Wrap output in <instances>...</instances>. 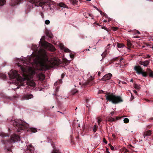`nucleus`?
Instances as JSON below:
<instances>
[{
  "label": "nucleus",
  "mask_w": 153,
  "mask_h": 153,
  "mask_svg": "<svg viewBox=\"0 0 153 153\" xmlns=\"http://www.w3.org/2000/svg\"><path fill=\"white\" fill-rule=\"evenodd\" d=\"M32 59L35 63H40L44 70H46L54 66H58L60 63L58 59L55 60L53 62L49 61L45 51L42 48L38 51V54L35 55L34 57L30 58L29 61L31 62Z\"/></svg>",
  "instance_id": "nucleus-1"
},
{
  "label": "nucleus",
  "mask_w": 153,
  "mask_h": 153,
  "mask_svg": "<svg viewBox=\"0 0 153 153\" xmlns=\"http://www.w3.org/2000/svg\"><path fill=\"white\" fill-rule=\"evenodd\" d=\"M105 97L107 101L111 102L114 104H117L123 102L122 97L120 96H116L113 93L106 92L104 93Z\"/></svg>",
  "instance_id": "nucleus-2"
},
{
  "label": "nucleus",
  "mask_w": 153,
  "mask_h": 153,
  "mask_svg": "<svg viewBox=\"0 0 153 153\" xmlns=\"http://www.w3.org/2000/svg\"><path fill=\"white\" fill-rule=\"evenodd\" d=\"M0 136H1L3 138L2 141L3 143L4 144L6 143V142L9 143H14L20 140V137L19 136L16 134H13L12 135L9 140L7 139L9 137L8 134L1 133L0 134Z\"/></svg>",
  "instance_id": "nucleus-3"
},
{
  "label": "nucleus",
  "mask_w": 153,
  "mask_h": 153,
  "mask_svg": "<svg viewBox=\"0 0 153 153\" xmlns=\"http://www.w3.org/2000/svg\"><path fill=\"white\" fill-rule=\"evenodd\" d=\"M14 126L16 129L17 131L20 132L22 130L27 128L28 125L25 122L20 119H16L13 122Z\"/></svg>",
  "instance_id": "nucleus-4"
},
{
  "label": "nucleus",
  "mask_w": 153,
  "mask_h": 153,
  "mask_svg": "<svg viewBox=\"0 0 153 153\" xmlns=\"http://www.w3.org/2000/svg\"><path fill=\"white\" fill-rule=\"evenodd\" d=\"M10 78L11 79H16L19 82H21L23 80V79L21 76L16 70L11 71L8 73Z\"/></svg>",
  "instance_id": "nucleus-5"
},
{
  "label": "nucleus",
  "mask_w": 153,
  "mask_h": 153,
  "mask_svg": "<svg viewBox=\"0 0 153 153\" xmlns=\"http://www.w3.org/2000/svg\"><path fill=\"white\" fill-rule=\"evenodd\" d=\"M134 70L136 71L139 74H142L143 76L144 77H146L147 75V72H143V69L141 68L140 66H135L134 68Z\"/></svg>",
  "instance_id": "nucleus-6"
},
{
  "label": "nucleus",
  "mask_w": 153,
  "mask_h": 153,
  "mask_svg": "<svg viewBox=\"0 0 153 153\" xmlns=\"http://www.w3.org/2000/svg\"><path fill=\"white\" fill-rule=\"evenodd\" d=\"M34 150V147L31 144L27 146V148L24 153H33Z\"/></svg>",
  "instance_id": "nucleus-7"
},
{
  "label": "nucleus",
  "mask_w": 153,
  "mask_h": 153,
  "mask_svg": "<svg viewBox=\"0 0 153 153\" xmlns=\"http://www.w3.org/2000/svg\"><path fill=\"white\" fill-rule=\"evenodd\" d=\"M30 2L32 3H36L41 7H42L45 4V3L42 0H30Z\"/></svg>",
  "instance_id": "nucleus-8"
},
{
  "label": "nucleus",
  "mask_w": 153,
  "mask_h": 153,
  "mask_svg": "<svg viewBox=\"0 0 153 153\" xmlns=\"http://www.w3.org/2000/svg\"><path fill=\"white\" fill-rule=\"evenodd\" d=\"M112 76V75L111 74L108 73L104 75L102 78L101 80L106 81L107 80L110 79Z\"/></svg>",
  "instance_id": "nucleus-9"
},
{
  "label": "nucleus",
  "mask_w": 153,
  "mask_h": 153,
  "mask_svg": "<svg viewBox=\"0 0 153 153\" xmlns=\"http://www.w3.org/2000/svg\"><path fill=\"white\" fill-rule=\"evenodd\" d=\"M153 131L149 130L145 131L143 133V136L145 138V137L151 136Z\"/></svg>",
  "instance_id": "nucleus-10"
},
{
  "label": "nucleus",
  "mask_w": 153,
  "mask_h": 153,
  "mask_svg": "<svg viewBox=\"0 0 153 153\" xmlns=\"http://www.w3.org/2000/svg\"><path fill=\"white\" fill-rule=\"evenodd\" d=\"M21 67V69L22 72L23 73V75L24 76L25 75V73L27 72V67L25 65L23 66H20Z\"/></svg>",
  "instance_id": "nucleus-11"
},
{
  "label": "nucleus",
  "mask_w": 153,
  "mask_h": 153,
  "mask_svg": "<svg viewBox=\"0 0 153 153\" xmlns=\"http://www.w3.org/2000/svg\"><path fill=\"white\" fill-rule=\"evenodd\" d=\"M149 61L146 60L144 61H140L139 64L141 65H143L144 66H147L149 64Z\"/></svg>",
  "instance_id": "nucleus-12"
},
{
  "label": "nucleus",
  "mask_w": 153,
  "mask_h": 153,
  "mask_svg": "<svg viewBox=\"0 0 153 153\" xmlns=\"http://www.w3.org/2000/svg\"><path fill=\"white\" fill-rule=\"evenodd\" d=\"M147 74H149V76L151 77H153V71L149 68H147L146 69Z\"/></svg>",
  "instance_id": "nucleus-13"
},
{
  "label": "nucleus",
  "mask_w": 153,
  "mask_h": 153,
  "mask_svg": "<svg viewBox=\"0 0 153 153\" xmlns=\"http://www.w3.org/2000/svg\"><path fill=\"white\" fill-rule=\"evenodd\" d=\"M46 36L50 39H51L53 37V36L51 31L48 30H47L46 31Z\"/></svg>",
  "instance_id": "nucleus-14"
},
{
  "label": "nucleus",
  "mask_w": 153,
  "mask_h": 153,
  "mask_svg": "<svg viewBox=\"0 0 153 153\" xmlns=\"http://www.w3.org/2000/svg\"><path fill=\"white\" fill-rule=\"evenodd\" d=\"M27 84L31 87H34L36 85L35 83L33 80L29 81L27 82Z\"/></svg>",
  "instance_id": "nucleus-15"
},
{
  "label": "nucleus",
  "mask_w": 153,
  "mask_h": 153,
  "mask_svg": "<svg viewBox=\"0 0 153 153\" xmlns=\"http://www.w3.org/2000/svg\"><path fill=\"white\" fill-rule=\"evenodd\" d=\"M49 47V49L52 51H54L56 50L55 47L49 43L48 45Z\"/></svg>",
  "instance_id": "nucleus-16"
},
{
  "label": "nucleus",
  "mask_w": 153,
  "mask_h": 153,
  "mask_svg": "<svg viewBox=\"0 0 153 153\" xmlns=\"http://www.w3.org/2000/svg\"><path fill=\"white\" fill-rule=\"evenodd\" d=\"M92 79H88L87 81L86 82V84L87 85H89L90 86L92 85L93 84V82L92 81L94 79L91 77Z\"/></svg>",
  "instance_id": "nucleus-17"
},
{
  "label": "nucleus",
  "mask_w": 153,
  "mask_h": 153,
  "mask_svg": "<svg viewBox=\"0 0 153 153\" xmlns=\"http://www.w3.org/2000/svg\"><path fill=\"white\" fill-rule=\"evenodd\" d=\"M25 99L28 100L33 97V96L31 94H27L24 96Z\"/></svg>",
  "instance_id": "nucleus-18"
},
{
  "label": "nucleus",
  "mask_w": 153,
  "mask_h": 153,
  "mask_svg": "<svg viewBox=\"0 0 153 153\" xmlns=\"http://www.w3.org/2000/svg\"><path fill=\"white\" fill-rule=\"evenodd\" d=\"M126 44L127 46V48L129 49L131 48L132 45V44L131 42L129 40H127L126 41Z\"/></svg>",
  "instance_id": "nucleus-19"
},
{
  "label": "nucleus",
  "mask_w": 153,
  "mask_h": 153,
  "mask_svg": "<svg viewBox=\"0 0 153 153\" xmlns=\"http://www.w3.org/2000/svg\"><path fill=\"white\" fill-rule=\"evenodd\" d=\"M115 120V119L111 117L107 118L106 119V121L110 122L111 123L114 121Z\"/></svg>",
  "instance_id": "nucleus-20"
},
{
  "label": "nucleus",
  "mask_w": 153,
  "mask_h": 153,
  "mask_svg": "<svg viewBox=\"0 0 153 153\" xmlns=\"http://www.w3.org/2000/svg\"><path fill=\"white\" fill-rule=\"evenodd\" d=\"M28 131L32 132L35 133L37 132V129L34 128H30L28 129Z\"/></svg>",
  "instance_id": "nucleus-21"
},
{
  "label": "nucleus",
  "mask_w": 153,
  "mask_h": 153,
  "mask_svg": "<svg viewBox=\"0 0 153 153\" xmlns=\"http://www.w3.org/2000/svg\"><path fill=\"white\" fill-rule=\"evenodd\" d=\"M108 53L107 49H106L101 55L102 57L103 58L105 57Z\"/></svg>",
  "instance_id": "nucleus-22"
},
{
  "label": "nucleus",
  "mask_w": 153,
  "mask_h": 153,
  "mask_svg": "<svg viewBox=\"0 0 153 153\" xmlns=\"http://www.w3.org/2000/svg\"><path fill=\"white\" fill-rule=\"evenodd\" d=\"M69 1L73 5L77 4L78 1L77 0H69Z\"/></svg>",
  "instance_id": "nucleus-23"
},
{
  "label": "nucleus",
  "mask_w": 153,
  "mask_h": 153,
  "mask_svg": "<svg viewBox=\"0 0 153 153\" xmlns=\"http://www.w3.org/2000/svg\"><path fill=\"white\" fill-rule=\"evenodd\" d=\"M42 38H41L40 39V41L39 42V43H41V45L42 46H46V44L48 43L47 42H42Z\"/></svg>",
  "instance_id": "nucleus-24"
},
{
  "label": "nucleus",
  "mask_w": 153,
  "mask_h": 153,
  "mask_svg": "<svg viewBox=\"0 0 153 153\" xmlns=\"http://www.w3.org/2000/svg\"><path fill=\"white\" fill-rule=\"evenodd\" d=\"M134 87L136 89L138 90L140 89L141 88L140 85L136 84H134Z\"/></svg>",
  "instance_id": "nucleus-25"
},
{
  "label": "nucleus",
  "mask_w": 153,
  "mask_h": 153,
  "mask_svg": "<svg viewBox=\"0 0 153 153\" xmlns=\"http://www.w3.org/2000/svg\"><path fill=\"white\" fill-rule=\"evenodd\" d=\"M84 15L87 18H88L90 17H91V14L89 13H84Z\"/></svg>",
  "instance_id": "nucleus-26"
},
{
  "label": "nucleus",
  "mask_w": 153,
  "mask_h": 153,
  "mask_svg": "<svg viewBox=\"0 0 153 153\" xmlns=\"http://www.w3.org/2000/svg\"><path fill=\"white\" fill-rule=\"evenodd\" d=\"M99 12H100V14L101 15L103 16H104L105 17V18H107L108 17L107 15L104 13L102 12L101 10H99Z\"/></svg>",
  "instance_id": "nucleus-27"
},
{
  "label": "nucleus",
  "mask_w": 153,
  "mask_h": 153,
  "mask_svg": "<svg viewBox=\"0 0 153 153\" xmlns=\"http://www.w3.org/2000/svg\"><path fill=\"white\" fill-rule=\"evenodd\" d=\"M59 89V87H57L56 88V90L55 92L54 93V94L55 96L57 95V94L58 92Z\"/></svg>",
  "instance_id": "nucleus-28"
},
{
  "label": "nucleus",
  "mask_w": 153,
  "mask_h": 153,
  "mask_svg": "<svg viewBox=\"0 0 153 153\" xmlns=\"http://www.w3.org/2000/svg\"><path fill=\"white\" fill-rule=\"evenodd\" d=\"M124 46V45L123 44L117 43V47L119 48H123Z\"/></svg>",
  "instance_id": "nucleus-29"
},
{
  "label": "nucleus",
  "mask_w": 153,
  "mask_h": 153,
  "mask_svg": "<svg viewBox=\"0 0 153 153\" xmlns=\"http://www.w3.org/2000/svg\"><path fill=\"white\" fill-rule=\"evenodd\" d=\"M0 77L4 79L6 78V76L5 74L0 73Z\"/></svg>",
  "instance_id": "nucleus-30"
},
{
  "label": "nucleus",
  "mask_w": 153,
  "mask_h": 153,
  "mask_svg": "<svg viewBox=\"0 0 153 153\" xmlns=\"http://www.w3.org/2000/svg\"><path fill=\"white\" fill-rule=\"evenodd\" d=\"M98 128V126L96 125H95L94 126L93 131L94 132H95L97 129Z\"/></svg>",
  "instance_id": "nucleus-31"
},
{
  "label": "nucleus",
  "mask_w": 153,
  "mask_h": 153,
  "mask_svg": "<svg viewBox=\"0 0 153 153\" xmlns=\"http://www.w3.org/2000/svg\"><path fill=\"white\" fill-rule=\"evenodd\" d=\"M5 3V0H0V6L4 5Z\"/></svg>",
  "instance_id": "nucleus-32"
},
{
  "label": "nucleus",
  "mask_w": 153,
  "mask_h": 153,
  "mask_svg": "<svg viewBox=\"0 0 153 153\" xmlns=\"http://www.w3.org/2000/svg\"><path fill=\"white\" fill-rule=\"evenodd\" d=\"M59 6L61 7H65L66 5L62 3H59Z\"/></svg>",
  "instance_id": "nucleus-33"
},
{
  "label": "nucleus",
  "mask_w": 153,
  "mask_h": 153,
  "mask_svg": "<svg viewBox=\"0 0 153 153\" xmlns=\"http://www.w3.org/2000/svg\"><path fill=\"white\" fill-rule=\"evenodd\" d=\"M52 153H61L59 150H56L54 149L53 150Z\"/></svg>",
  "instance_id": "nucleus-34"
},
{
  "label": "nucleus",
  "mask_w": 153,
  "mask_h": 153,
  "mask_svg": "<svg viewBox=\"0 0 153 153\" xmlns=\"http://www.w3.org/2000/svg\"><path fill=\"white\" fill-rule=\"evenodd\" d=\"M124 122L125 123H128L129 122V120L128 118H125L123 120Z\"/></svg>",
  "instance_id": "nucleus-35"
},
{
  "label": "nucleus",
  "mask_w": 153,
  "mask_h": 153,
  "mask_svg": "<svg viewBox=\"0 0 153 153\" xmlns=\"http://www.w3.org/2000/svg\"><path fill=\"white\" fill-rule=\"evenodd\" d=\"M78 92V91L76 90H74L72 91H71V94L74 95L76 93H77Z\"/></svg>",
  "instance_id": "nucleus-36"
},
{
  "label": "nucleus",
  "mask_w": 153,
  "mask_h": 153,
  "mask_svg": "<svg viewBox=\"0 0 153 153\" xmlns=\"http://www.w3.org/2000/svg\"><path fill=\"white\" fill-rule=\"evenodd\" d=\"M123 152L124 153H127L129 152V151L125 148H124L123 149Z\"/></svg>",
  "instance_id": "nucleus-37"
},
{
  "label": "nucleus",
  "mask_w": 153,
  "mask_h": 153,
  "mask_svg": "<svg viewBox=\"0 0 153 153\" xmlns=\"http://www.w3.org/2000/svg\"><path fill=\"white\" fill-rule=\"evenodd\" d=\"M152 127V126L151 125H148L146 126V130H147L149 129H150V128H151Z\"/></svg>",
  "instance_id": "nucleus-38"
},
{
  "label": "nucleus",
  "mask_w": 153,
  "mask_h": 153,
  "mask_svg": "<svg viewBox=\"0 0 153 153\" xmlns=\"http://www.w3.org/2000/svg\"><path fill=\"white\" fill-rule=\"evenodd\" d=\"M118 59H119V57H116V58H114L112 59V60L111 61L114 62V61H115L117 60H118Z\"/></svg>",
  "instance_id": "nucleus-39"
},
{
  "label": "nucleus",
  "mask_w": 153,
  "mask_h": 153,
  "mask_svg": "<svg viewBox=\"0 0 153 153\" xmlns=\"http://www.w3.org/2000/svg\"><path fill=\"white\" fill-rule=\"evenodd\" d=\"M64 51L66 52H70V50L68 48H65L64 49Z\"/></svg>",
  "instance_id": "nucleus-40"
},
{
  "label": "nucleus",
  "mask_w": 153,
  "mask_h": 153,
  "mask_svg": "<svg viewBox=\"0 0 153 153\" xmlns=\"http://www.w3.org/2000/svg\"><path fill=\"white\" fill-rule=\"evenodd\" d=\"M45 23L46 24L48 25L50 23V22L49 20H45Z\"/></svg>",
  "instance_id": "nucleus-41"
},
{
  "label": "nucleus",
  "mask_w": 153,
  "mask_h": 153,
  "mask_svg": "<svg viewBox=\"0 0 153 153\" xmlns=\"http://www.w3.org/2000/svg\"><path fill=\"white\" fill-rule=\"evenodd\" d=\"M118 28L117 27H112V29L114 31H116V30H117L118 29Z\"/></svg>",
  "instance_id": "nucleus-42"
},
{
  "label": "nucleus",
  "mask_w": 153,
  "mask_h": 153,
  "mask_svg": "<svg viewBox=\"0 0 153 153\" xmlns=\"http://www.w3.org/2000/svg\"><path fill=\"white\" fill-rule=\"evenodd\" d=\"M103 142L105 143V144H107V140H106V139H105V138H103Z\"/></svg>",
  "instance_id": "nucleus-43"
},
{
  "label": "nucleus",
  "mask_w": 153,
  "mask_h": 153,
  "mask_svg": "<svg viewBox=\"0 0 153 153\" xmlns=\"http://www.w3.org/2000/svg\"><path fill=\"white\" fill-rule=\"evenodd\" d=\"M101 120L100 119H98V121H97V122H98V124L99 125H100V123L101 122Z\"/></svg>",
  "instance_id": "nucleus-44"
},
{
  "label": "nucleus",
  "mask_w": 153,
  "mask_h": 153,
  "mask_svg": "<svg viewBox=\"0 0 153 153\" xmlns=\"http://www.w3.org/2000/svg\"><path fill=\"white\" fill-rule=\"evenodd\" d=\"M106 152L107 153H110L108 151V149L107 147H106Z\"/></svg>",
  "instance_id": "nucleus-45"
},
{
  "label": "nucleus",
  "mask_w": 153,
  "mask_h": 153,
  "mask_svg": "<svg viewBox=\"0 0 153 153\" xmlns=\"http://www.w3.org/2000/svg\"><path fill=\"white\" fill-rule=\"evenodd\" d=\"M60 46V47L61 48H64V46L62 44H61Z\"/></svg>",
  "instance_id": "nucleus-46"
},
{
  "label": "nucleus",
  "mask_w": 153,
  "mask_h": 153,
  "mask_svg": "<svg viewBox=\"0 0 153 153\" xmlns=\"http://www.w3.org/2000/svg\"><path fill=\"white\" fill-rule=\"evenodd\" d=\"M102 29H105V30H106L107 31H108V30H107V28L106 27H105L104 26L102 27Z\"/></svg>",
  "instance_id": "nucleus-47"
},
{
  "label": "nucleus",
  "mask_w": 153,
  "mask_h": 153,
  "mask_svg": "<svg viewBox=\"0 0 153 153\" xmlns=\"http://www.w3.org/2000/svg\"><path fill=\"white\" fill-rule=\"evenodd\" d=\"M74 54H70V56L71 58H73L74 57Z\"/></svg>",
  "instance_id": "nucleus-48"
},
{
  "label": "nucleus",
  "mask_w": 153,
  "mask_h": 153,
  "mask_svg": "<svg viewBox=\"0 0 153 153\" xmlns=\"http://www.w3.org/2000/svg\"><path fill=\"white\" fill-rule=\"evenodd\" d=\"M110 148H111V149L112 150H113L114 149V147L113 146H111L110 147Z\"/></svg>",
  "instance_id": "nucleus-49"
},
{
  "label": "nucleus",
  "mask_w": 153,
  "mask_h": 153,
  "mask_svg": "<svg viewBox=\"0 0 153 153\" xmlns=\"http://www.w3.org/2000/svg\"><path fill=\"white\" fill-rule=\"evenodd\" d=\"M65 74H64L63 73L61 75V78H64V76H65Z\"/></svg>",
  "instance_id": "nucleus-50"
},
{
  "label": "nucleus",
  "mask_w": 153,
  "mask_h": 153,
  "mask_svg": "<svg viewBox=\"0 0 153 153\" xmlns=\"http://www.w3.org/2000/svg\"><path fill=\"white\" fill-rule=\"evenodd\" d=\"M135 33H137L139 34H140V32L139 31H138L137 30H135Z\"/></svg>",
  "instance_id": "nucleus-51"
},
{
  "label": "nucleus",
  "mask_w": 153,
  "mask_h": 153,
  "mask_svg": "<svg viewBox=\"0 0 153 153\" xmlns=\"http://www.w3.org/2000/svg\"><path fill=\"white\" fill-rule=\"evenodd\" d=\"M131 94V100H132L134 99V96L132 95V94Z\"/></svg>",
  "instance_id": "nucleus-52"
},
{
  "label": "nucleus",
  "mask_w": 153,
  "mask_h": 153,
  "mask_svg": "<svg viewBox=\"0 0 153 153\" xmlns=\"http://www.w3.org/2000/svg\"><path fill=\"white\" fill-rule=\"evenodd\" d=\"M114 111H112L111 113V116H113V114H114Z\"/></svg>",
  "instance_id": "nucleus-53"
},
{
  "label": "nucleus",
  "mask_w": 153,
  "mask_h": 153,
  "mask_svg": "<svg viewBox=\"0 0 153 153\" xmlns=\"http://www.w3.org/2000/svg\"><path fill=\"white\" fill-rule=\"evenodd\" d=\"M94 8H95L97 10H98L99 11V10H99L97 7H96L95 6H94Z\"/></svg>",
  "instance_id": "nucleus-54"
},
{
  "label": "nucleus",
  "mask_w": 153,
  "mask_h": 153,
  "mask_svg": "<svg viewBox=\"0 0 153 153\" xmlns=\"http://www.w3.org/2000/svg\"><path fill=\"white\" fill-rule=\"evenodd\" d=\"M101 72L99 71L98 73V76H100Z\"/></svg>",
  "instance_id": "nucleus-55"
},
{
  "label": "nucleus",
  "mask_w": 153,
  "mask_h": 153,
  "mask_svg": "<svg viewBox=\"0 0 153 153\" xmlns=\"http://www.w3.org/2000/svg\"><path fill=\"white\" fill-rule=\"evenodd\" d=\"M120 119V118H119V117H116V119L117 120H118L119 119Z\"/></svg>",
  "instance_id": "nucleus-56"
},
{
  "label": "nucleus",
  "mask_w": 153,
  "mask_h": 153,
  "mask_svg": "<svg viewBox=\"0 0 153 153\" xmlns=\"http://www.w3.org/2000/svg\"><path fill=\"white\" fill-rule=\"evenodd\" d=\"M133 91L135 94H137V91H136L135 90H134Z\"/></svg>",
  "instance_id": "nucleus-57"
},
{
  "label": "nucleus",
  "mask_w": 153,
  "mask_h": 153,
  "mask_svg": "<svg viewBox=\"0 0 153 153\" xmlns=\"http://www.w3.org/2000/svg\"><path fill=\"white\" fill-rule=\"evenodd\" d=\"M62 81L61 79H60L59 80V84H60L61 83H62Z\"/></svg>",
  "instance_id": "nucleus-58"
},
{
  "label": "nucleus",
  "mask_w": 153,
  "mask_h": 153,
  "mask_svg": "<svg viewBox=\"0 0 153 153\" xmlns=\"http://www.w3.org/2000/svg\"><path fill=\"white\" fill-rule=\"evenodd\" d=\"M7 150L8 151H10L11 150V149H8Z\"/></svg>",
  "instance_id": "nucleus-59"
},
{
  "label": "nucleus",
  "mask_w": 153,
  "mask_h": 153,
  "mask_svg": "<svg viewBox=\"0 0 153 153\" xmlns=\"http://www.w3.org/2000/svg\"><path fill=\"white\" fill-rule=\"evenodd\" d=\"M123 59V58H121V59L120 60V62H121L122 61V60Z\"/></svg>",
  "instance_id": "nucleus-60"
},
{
  "label": "nucleus",
  "mask_w": 153,
  "mask_h": 153,
  "mask_svg": "<svg viewBox=\"0 0 153 153\" xmlns=\"http://www.w3.org/2000/svg\"><path fill=\"white\" fill-rule=\"evenodd\" d=\"M122 83L123 84H126V82H122Z\"/></svg>",
  "instance_id": "nucleus-61"
},
{
  "label": "nucleus",
  "mask_w": 153,
  "mask_h": 153,
  "mask_svg": "<svg viewBox=\"0 0 153 153\" xmlns=\"http://www.w3.org/2000/svg\"><path fill=\"white\" fill-rule=\"evenodd\" d=\"M57 82H56L54 84V86H56V84H57Z\"/></svg>",
  "instance_id": "nucleus-62"
},
{
  "label": "nucleus",
  "mask_w": 153,
  "mask_h": 153,
  "mask_svg": "<svg viewBox=\"0 0 153 153\" xmlns=\"http://www.w3.org/2000/svg\"><path fill=\"white\" fill-rule=\"evenodd\" d=\"M104 92L102 91H101L100 92V93H103Z\"/></svg>",
  "instance_id": "nucleus-63"
},
{
  "label": "nucleus",
  "mask_w": 153,
  "mask_h": 153,
  "mask_svg": "<svg viewBox=\"0 0 153 153\" xmlns=\"http://www.w3.org/2000/svg\"><path fill=\"white\" fill-rule=\"evenodd\" d=\"M130 82H133V80L132 79H131V80L130 81Z\"/></svg>",
  "instance_id": "nucleus-64"
}]
</instances>
